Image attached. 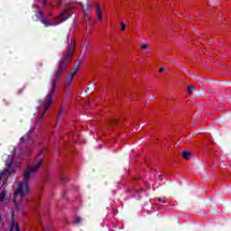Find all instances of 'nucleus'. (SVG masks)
<instances>
[{
  "instance_id": "a211bd4d",
  "label": "nucleus",
  "mask_w": 231,
  "mask_h": 231,
  "mask_svg": "<svg viewBox=\"0 0 231 231\" xmlns=\"http://www.w3.org/2000/svg\"><path fill=\"white\" fill-rule=\"evenodd\" d=\"M158 201H160L161 203H167V200H165V199H157Z\"/></svg>"
},
{
  "instance_id": "1a4fd4ad",
  "label": "nucleus",
  "mask_w": 231,
  "mask_h": 231,
  "mask_svg": "<svg viewBox=\"0 0 231 231\" xmlns=\"http://www.w3.org/2000/svg\"><path fill=\"white\" fill-rule=\"evenodd\" d=\"M11 230L10 231H21V227L19 226V224H15V222L14 221V219L11 220Z\"/></svg>"
},
{
  "instance_id": "bb28decb",
  "label": "nucleus",
  "mask_w": 231,
  "mask_h": 231,
  "mask_svg": "<svg viewBox=\"0 0 231 231\" xmlns=\"http://www.w3.org/2000/svg\"><path fill=\"white\" fill-rule=\"evenodd\" d=\"M45 231H50V230H45Z\"/></svg>"
},
{
  "instance_id": "a878e982",
  "label": "nucleus",
  "mask_w": 231,
  "mask_h": 231,
  "mask_svg": "<svg viewBox=\"0 0 231 231\" xmlns=\"http://www.w3.org/2000/svg\"><path fill=\"white\" fill-rule=\"evenodd\" d=\"M87 106H89V102H87Z\"/></svg>"
},
{
  "instance_id": "f3484780",
  "label": "nucleus",
  "mask_w": 231,
  "mask_h": 231,
  "mask_svg": "<svg viewBox=\"0 0 231 231\" xmlns=\"http://www.w3.org/2000/svg\"><path fill=\"white\" fill-rule=\"evenodd\" d=\"M38 3H41L43 6L46 5V0H36Z\"/></svg>"
},
{
  "instance_id": "aec40b11",
  "label": "nucleus",
  "mask_w": 231,
  "mask_h": 231,
  "mask_svg": "<svg viewBox=\"0 0 231 231\" xmlns=\"http://www.w3.org/2000/svg\"><path fill=\"white\" fill-rule=\"evenodd\" d=\"M0 223H3V217L0 215Z\"/></svg>"
},
{
  "instance_id": "9b49d317",
  "label": "nucleus",
  "mask_w": 231,
  "mask_h": 231,
  "mask_svg": "<svg viewBox=\"0 0 231 231\" xmlns=\"http://www.w3.org/2000/svg\"><path fill=\"white\" fill-rule=\"evenodd\" d=\"M190 156H192V152L190 151H184L182 152V158L184 160H190Z\"/></svg>"
},
{
  "instance_id": "393cba45",
  "label": "nucleus",
  "mask_w": 231,
  "mask_h": 231,
  "mask_svg": "<svg viewBox=\"0 0 231 231\" xmlns=\"http://www.w3.org/2000/svg\"><path fill=\"white\" fill-rule=\"evenodd\" d=\"M42 152H43V151L42 150V151L40 152V154H42Z\"/></svg>"
},
{
  "instance_id": "423d86ee",
  "label": "nucleus",
  "mask_w": 231,
  "mask_h": 231,
  "mask_svg": "<svg viewBox=\"0 0 231 231\" xmlns=\"http://www.w3.org/2000/svg\"><path fill=\"white\" fill-rule=\"evenodd\" d=\"M73 79H75V72H70L65 79V89L69 88L71 82H73Z\"/></svg>"
},
{
  "instance_id": "2eb2a0df",
  "label": "nucleus",
  "mask_w": 231,
  "mask_h": 231,
  "mask_svg": "<svg viewBox=\"0 0 231 231\" xmlns=\"http://www.w3.org/2000/svg\"><path fill=\"white\" fill-rule=\"evenodd\" d=\"M82 222V218L80 217H77L76 218H74L73 223L74 225H79V223Z\"/></svg>"
},
{
  "instance_id": "9d476101",
  "label": "nucleus",
  "mask_w": 231,
  "mask_h": 231,
  "mask_svg": "<svg viewBox=\"0 0 231 231\" xmlns=\"http://www.w3.org/2000/svg\"><path fill=\"white\" fill-rule=\"evenodd\" d=\"M80 66H82V61L78 60L76 62V64L74 65V69H73V71H71V73H75V75H77V71H79L80 69Z\"/></svg>"
},
{
  "instance_id": "6e6552de",
  "label": "nucleus",
  "mask_w": 231,
  "mask_h": 231,
  "mask_svg": "<svg viewBox=\"0 0 231 231\" xmlns=\"http://www.w3.org/2000/svg\"><path fill=\"white\" fill-rule=\"evenodd\" d=\"M33 131V129H31L24 136L20 138V143H24V142H26V140H32V132Z\"/></svg>"
},
{
  "instance_id": "20e7f679",
  "label": "nucleus",
  "mask_w": 231,
  "mask_h": 231,
  "mask_svg": "<svg viewBox=\"0 0 231 231\" xmlns=\"http://www.w3.org/2000/svg\"><path fill=\"white\" fill-rule=\"evenodd\" d=\"M15 152H17V148H14L13 154L8 156V159L5 162L6 170L0 171V180L10 178V176L15 172V169H19V167H21V162H14Z\"/></svg>"
},
{
  "instance_id": "dca6fc26",
  "label": "nucleus",
  "mask_w": 231,
  "mask_h": 231,
  "mask_svg": "<svg viewBox=\"0 0 231 231\" xmlns=\"http://www.w3.org/2000/svg\"><path fill=\"white\" fill-rule=\"evenodd\" d=\"M125 23H121V32H125Z\"/></svg>"
},
{
  "instance_id": "f257e3e1",
  "label": "nucleus",
  "mask_w": 231,
  "mask_h": 231,
  "mask_svg": "<svg viewBox=\"0 0 231 231\" xmlns=\"http://www.w3.org/2000/svg\"><path fill=\"white\" fill-rule=\"evenodd\" d=\"M69 44V50L63 53V59L60 62L57 71L52 76L51 92L46 96L44 100H40L38 102L39 105L36 106L37 125L42 120V117L46 115L48 109H50V106L53 103V94L57 91V82H59L60 75H62L63 71L68 68L69 62H71V57H73V53L75 52V41L71 40Z\"/></svg>"
},
{
  "instance_id": "0eeeda50",
  "label": "nucleus",
  "mask_w": 231,
  "mask_h": 231,
  "mask_svg": "<svg viewBox=\"0 0 231 231\" xmlns=\"http://www.w3.org/2000/svg\"><path fill=\"white\" fill-rule=\"evenodd\" d=\"M83 8V17H84V20L86 21V18L88 17V14H89V12H91V4L89 3H87V5L86 6H82Z\"/></svg>"
},
{
  "instance_id": "4468645a",
  "label": "nucleus",
  "mask_w": 231,
  "mask_h": 231,
  "mask_svg": "<svg viewBox=\"0 0 231 231\" xmlns=\"http://www.w3.org/2000/svg\"><path fill=\"white\" fill-rule=\"evenodd\" d=\"M141 50H145L144 53H151V49H149V45L147 44L141 45Z\"/></svg>"
},
{
  "instance_id": "4be33fe9",
  "label": "nucleus",
  "mask_w": 231,
  "mask_h": 231,
  "mask_svg": "<svg viewBox=\"0 0 231 231\" xmlns=\"http://www.w3.org/2000/svg\"><path fill=\"white\" fill-rule=\"evenodd\" d=\"M14 216H15V211H13L12 213V217H14Z\"/></svg>"
},
{
  "instance_id": "ddd939ff",
  "label": "nucleus",
  "mask_w": 231,
  "mask_h": 231,
  "mask_svg": "<svg viewBox=\"0 0 231 231\" xmlns=\"http://www.w3.org/2000/svg\"><path fill=\"white\" fill-rule=\"evenodd\" d=\"M6 199V189H2L0 192V201H5Z\"/></svg>"
},
{
  "instance_id": "39448f33",
  "label": "nucleus",
  "mask_w": 231,
  "mask_h": 231,
  "mask_svg": "<svg viewBox=\"0 0 231 231\" xmlns=\"http://www.w3.org/2000/svg\"><path fill=\"white\" fill-rule=\"evenodd\" d=\"M96 15L99 23H102V21H104V13L102 12V7L98 3L96 4Z\"/></svg>"
},
{
  "instance_id": "7ed1b4c3",
  "label": "nucleus",
  "mask_w": 231,
  "mask_h": 231,
  "mask_svg": "<svg viewBox=\"0 0 231 231\" xmlns=\"http://www.w3.org/2000/svg\"><path fill=\"white\" fill-rule=\"evenodd\" d=\"M37 19L41 21L42 24H44L45 27L48 26H59V24L64 23V21H67V19H69L71 17V13L69 10L65 9L60 15L56 16L55 18H49L45 19L42 18V11L39 10L35 14Z\"/></svg>"
},
{
  "instance_id": "f03ea898",
  "label": "nucleus",
  "mask_w": 231,
  "mask_h": 231,
  "mask_svg": "<svg viewBox=\"0 0 231 231\" xmlns=\"http://www.w3.org/2000/svg\"><path fill=\"white\" fill-rule=\"evenodd\" d=\"M43 161L42 158H38L33 161V162L27 166L23 174V180L19 182L16 188V190L14 194V203L15 208L19 207V203H21V199L30 192V185L28 181L30 180H33L37 176V172H39V169L42 166Z\"/></svg>"
},
{
  "instance_id": "f8f14e48",
  "label": "nucleus",
  "mask_w": 231,
  "mask_h": 231,
  "mask_svg": "<svg viewBox=\"0 0 231 231\" xmlns=\"http://www.w3.org/2000/svg\"><path fill=\"white\" fill-rule=\"evenodd\" d=\"M194 91H196V87H194L192 85L188 86V89H187L188 95L194 93Z\"/></svg>"
},
{
  "instance_id": "412c9836",
  "label": "nucleus",
  "mask_w": 231,
  "mask_h": 231,
  "mask_svg": "<svg viewBox=\"0 0 231 231\" xmlns=\"http://www.w3.org/2000/svg\"><path fill=\"white\" fill-rule=\"evenodd\" d=\"M39 5H33V8H38Z\"/></svg>"
},
{
  "instance_id": "6ab92c4d",
  "label": "nucleus",
  "mask_w": 231,
  "mask_h": 231,
  "mask_svg": "<svg viewBox=\"0 0 231 231\" xmlns=\"http://www.w3.org/2000/svg\"><path fill=\"white\" fill-rule=\"evenodd\" d=\"M59 116H62V115H64V109H61L59 111Z\"/></svg>"
},
{
  "instance_id": "5701e85b",
  "label": "nucleus",
  "mask_w": 231,
  "mask_h": 231,
  "mask_svg": "<svg viewBox=\"0 0 231 231\" xmlns=\"http://www.w3.org/2000/svg\"><path fill=\"white\" fill-rule=\"evenodd\" d=\"M163 71V69H160L159 72L162 73Z\"/></svg>"
},
{
  "instance_id": "b1692460",
  "label": "nucleus",
  "mask_w": 231,
  "mask_h": 231,
  "mask_svg": "<svg viewBox=\"0 0 231 231\" xmlns=\"http://www.w3.org/2000/svg\"><path fill=\"white\" fill-rule=\"evenodd\" d=\"M20 154H24V152H20Z\"/></svg>"
}]
</instances>
